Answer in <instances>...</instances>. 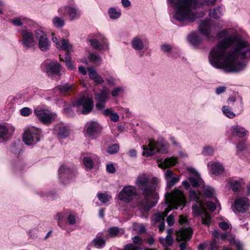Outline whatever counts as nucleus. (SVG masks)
Masks as SVG:
<instances>
[{
    "label": "nucleus",
    "instance_id": "obj_26",
    "mask_svg": "<svg viewBox=\"0 0 250 250\" xmlns=\"http://www.w3.org/2000/svg\"><path fill=\"white\" fill-rule=\"evenodd\" d=\"M90 42L91 45L94 47L95 49L101 50L104 49V46L106 47L107 45L106 43V40L103 39L101 42H100L99 41L96 39L90 40Z\"/></svg>",
    "mask_w": 250,
    "mask_h": 250
},
{
    "label": "nucleus",
    "instance_id": "obj_20",
    "mask_svg": "<svg viewBox=\"0 0 250 250\" xmlns=\"http://www.w3.org/2000/svg\"><path fill=\"white\" fill-rule=\"evenodd\" d=\"M99 128V125L96 122H88L85 125V132L88 136H92L98 131Z\"/></svg>",
    "mask_w": 250,
    "mask_h": 250
},
{
    "label": "nucleus",
    "instance_id": "obj_39",
    "mask_svg": "<svg viewBox=\"0 0 250 250\" xmlns=\"http://www.w3.org/2000/svg\"><path fill=\"white\" fill-rule=\"evenodd\" d=\"M222 110L224 114L230 118H233L234 117V113L232 111L231 109L228 106H224L222 108Z\"/></svg>",
    "mask_w": 250,
    "mask_h": 250
},
{
    "label": "nucleus",
    "instance_id": "obj_34",
    "mask_svg": "<svg viewBox=\"0 0 250 250\" xmlns=\"http://www.w3.org/2000/svg\"><path fill=\"white\" fill-rule=\"evenodd\" d=\"M247 133L248 131L245 128L238 125L235 126V136L243 138L247 135Z\"/></svg>",
    "mask_w": 250,
    "mask_h": 250
},
{
    "label": "nucleus",
    "instance_id": "obj_59",
    "mask_svg": "<svg viewBox=\"0 0 250 250\" xmlns=\"http://www.w3.org/2000/svg\"><path fill=\"white\" fill-rule=\"evenodd\" d=\"M219 227L223 230H227L229 229V225L226 222H222L219 224Z\"/></svg>",
    "mask_w": 250,
    "mask_h": 250
},
{
    "label": "nucleus",
    "instance_id": "obj_38",
    "mask_svg": "<svg viewBox=\"0 0 250 250\" xmlns=\"http://www.w3.org/2000/svg\"><path fill=\"white\" fill-rule=\"evenodd\" d=\"M83 164L86 168L92 169L93 167V161L91 158L89 157H85L83 158Z\"/></svg>",
    "mask_w": 250,
    "mask_h": 250
},
{
    "label": "nucleus",
    "instance_id": "obj_29",
    "mask_svg": "<svg viewBox=\"0 0 250 250\" xmlns=\"http://www.w3.org/2000/svg\"><path fill=\"white\" fill-rule=\"evenodd\" d=\"M62 45L59 42H57V47L66 51V55L69 54V52L71 49V46L69 44V42L67 40H62L61 42Z\"/></svg>",
    "mask_w": 250,
    "mask_h": 250
},
{
    "label": "nucleus",
    "instance_id": "obj_43",
    "mask_svg": "<svg viewBox=\"0 0 250 250\" xmlns=\"http://www.w3.org/2000/svg\"><path fill=\"white\" fill-rule=\"evenodd\" d=\"M98 196L99 199L104 203L107 202L111 198V197L106 193H99Z\"/></svg>",
    "mask_w": 250,
    "mask_h": 250
},
{
    "label": "nucleus",
    "instance_id": "obj_53",
    "mask_svg": "<svg viewBox=\"0 0 250 250\" xmlns=\"http://www.w3.org/2000/svg\"><path fill=\"white\" fill-rule=\"evenodd\" d=\"M88 72L89 78L93 80L95 78V77H96V76H97V75H98L97 72L94 70H93L92 68H88Z\"/></svg>",
    "mask_w": 250,
    "mask_h": 250
},
{
    "label": "nucleus",
    "instance_id": "obj_27",
    "mask_svg": "<svg viewBox=\"0 0 250 250\" xmlns=\"http://www.w3.org/2000/svg\"><path fill=\"white\" fill-rule=\"evenodd\" d=\"M223 14V8L217 7L209 10V15L214 19H219Z\"/></svg>",
    "mask_w": 250,
    "mask_h": 250
},
{
    "label": "nucleus",
    "instance_id": "obj_30",
    "mask_svg": "<svg viewBox=\"0 0 250 250\" xmlns=\"http://www.w3.org/2000/svg\"><path fill=\"white\" fill-rule=\"evenodd\" d=\"M105 240L100 236H97L91 242L95 247L97 248H103L105 245Z\"/></svg>",
    "mask_w": 250,
    "mask_h": 250
},
{
    "label": "nucleus",
    "instance_id": "obj_40",
    "mask_svg": "<svg viewBox=\"0 0 250 250\" xmlns=\"http://www.w3.org/2000/svg\"><path fill=\"white\" fill-rule=\"evenodd\" d=\"M53 23L54 26L57 27H62L64 24V21L58 17H56L53 19Z\"/></svg>",
    "mask_w": 250,
    "mask_h": 250
},
{
    "label": "nucleus",
    "instance_id": "obj_22",
    "mask_svg": "<svg viewBox=\"0 0 250 250\" xmlns=\"http://www.w3.org/2000/svg\"><path fill=\"white\" fill-rule=\"evenodd\" d=\"M14 131L13 127L7 125H0V138L4 139L9 135H11Z\"/></svg>",
    "mask_w": 250,
    "mask_h": 250
},
{
    "label": "nucleus",
    "instance_id": "obj_56",
    "mask_svg": "<svg viewBox=\"0 0 250 250\" xmlns=\"http://www.w3.org/2000/svg\"><path fill=\"white\" fill-rule=\"evenodd\" d=\"M206 205L208 209L211 211H213L216 209L215 205L212 202H207Z\"/></svg>",
    "mask_w": 250,
    "mask_h": 250
},
{
    "label": "nucleus",
    "instance_id": "obj_49",
    "mask_svg": "<svg viewBox=\"0 0 250 250\" xmlns=\"http://www.w3.org/2000/svg\"><path fill=\"white\" fill-rule=\"evenodd\" d=\"M66 57L65 58V62L66 63V67L72 70L74 69V66L73 65V64L71 61V59L70 57L68 56V55H66Z\"/></svg>",
    "mask_w": 250,
    "mask_h": 250
},
{
    "label": "nucleus",
    "instance_id": "obj_8",
    "mask_svg": "<svg viewBox=\"0 0 250 250\" xmlns=\"http://www.w3.org/2000/svg\"><path fill=\"white\" fill-rule=\"evenodd\" d=\"M176 240L183 241L180 245V250H185L188 246L187 241H189L192 235V230L190 228H182L176 232Z\"/></svg>",
    "mask_w": 250,
    "mask_h": 250
},
{
    "label": "nucleus",
    "instance_id": "obj_23",
    "mask_svg": "<svg viewBox=\"0 0 250 250\" xmlns=\"http://www.w3.org/2000/svg\"><path fill=\"white\" fill-rule=\"evenodd\" d=\"M224 171V168L222 165L218 162H214L211 164V173L218 175L223 173Z\"/></svg>",
    "mask_w": 250,
    "mask_h": 250
},
{
    "label": "nucleus",
    "instance_id": "obj_31",
    "mask_svg": "<svg viewBox=\"0 0 250 250\" xmlns=\"http://www.w3.org/2000/svg\"><path fill=\"white\" fill-rule=\"evenodd\" d=\"M245 183L243 179L235 181V192H240L242 194L245 193Z\"/></svg>",
    "mask_w": 250,
    "mask_h": 250
},
{
    "label": "nucleus",
    "instance_id": "obj_9",
    "mask_svg": "<svg viewBox=\"0 0 250 250\" xmlns=\"http://www.w3.org/2000/svg\"><path fill=\"white\" fill-rule=\"evenodd\" d=\"M137 195V189L132 186H125L120 192L118 198L125 203L131 202L134 196Z\"/></svg>",
    "mask_w": 250,
    "mask_h": 250
},
{
    "label": "nucleus",
    "instance_id": "obj_36",
    "mask_svg": "<svg viewBox=\"0 0 250 250\" xmlns=\"http://www.w3.org/2000/svg\"><path fill=\"white\" fill-rule=\"evenodd\" d=\"M188 40L194 45H197L201 42L200 38L195 33L191 34L188 36Z\"/></svg>",
    "mask_w": 250,
    "mask_h": 250
},
{
    "label": "nucleus",
    "instance_id": "obj_2",
    "mask_svg": "<svg viewBox=\"0 0 250 250\" xmlns=\"http://www.w3.org/2000/svg\"><path fill=\"white\" fill-rule=\"evenodd\" d=\"M158 183L157 178H150L145 174L139 175L136 180L135 184L144 197L139 205L144 211L149 210L158 202L159 195L156 191Z\"/></svg>",
    "mask_w": 250,
    "mask_h": 250
},
{
    "label": "nucleus",
    "instance_id": "obj_33",
    "mask_svg": "<svg viewBox=\"0 0 250 250\" xmlns=\"http://www.w3.org/2000/svg\"><path fill=\"white\" fill-rule=\"evenodd\" d=\"M132 44L133 47L137 50L142 49L144 47L142 40L138 37H136L133 40Z\"/></svg>",
    "mask_w": 250,
    "mask_h": 250
},
{
    "label": "nucleus",
    "instance_id": "obj_15",
    "mask_svg": "<svg viewBox=\"0 0 250 250\" xmlns=\"http://www.w3.org/2000/svg\"><path fill=\"white\" fill-rule=\"evenodd\" d=\"M108 90L105 88L101 93L95 94V98L98 102L96 104V107L98 109L102 110L105 107V102L108 98Z\"/></svg>",
    "mask_w": 250,
    "mask_h": 250
},
{
    "label": "nucleus",
    "instance_id": "obj_11",
    "mask_svg": "<svg viewBox=\"0 0 250 250\" xmlns=\"http://www.w3.org/2000/svg\"><path fill=\"white\" fill-rule=\"evenodd\" d=\"M35 35L38 40L39 48L42 51H46L49 49L50 42L46 35L41 30L35 31Z\"/></svg>",
    "mask_w": 250,
    "mask_h": 250
},
{
    "label": "nucleus",
    "instance_id": "obj_17",
    "mask_svg": "<svg viewBox=\"0 0 250 250\" xmlns=\"http://www.w3.org/2000/svg\"><path fill=\"white\" fill-rule=\"evenodd\" d=\"M59 12L63 16L68 15L70 20L78 18L80 15V12L75 8L68 6L60 8Z\"/></svg>",
    "mask_w": 250,
    "mask_h": 250
},
{
    "label": "nucleus",
    "instance_id": "obj_47",
    "mask_svg": "<svg viewBox=\"0 0 250 250\" xmlns=\"http://www.w3.org/2000/svg\"><path fill=\"white\" fill-rule=\"evenodd\" d=\"M108 232L111 236L115 237L119 233V229L117 227H112L109 229Z\"/></svg>",
    "mask_w": 250,
    "mask_h": 250
},
{
    "label": "nucleus",
    "instance_id": "obj_1",
    "mask_svg": "<svg viewBox=\"0 0 250 250\" xmlns=\"http://www.w3.org/2000/svg\"><path fill=\"white\" fill-rule=\"evenodd\" d=\"M218 38L225 39L220 41L211 50L209 61L212 65L222 69L227 72L234 71V37H228V31L224 30L217 35Z\"/></svg>",
    "mask_w": 250,
    "mask_h": 250
},
{
    "label": "nucleus",
    "instance_id": "obj_50",
    "mask_svg": "<svg viewBox=\"0 0 250 250\" xmlns=\"http://www.w3.org/2000/svg\"><path fill=\"white\" fill-rule=\"evenodd\" d=\"M213 149L209 146H206L204 148L203 154L205 155H210L213 154Z\"/></svg>",
    "mask_w": 250,
    "mask_h": 250
},
{
    "label": "nucleus",
    "instance_id": "obj_21",
    "mask_svg": "<svg viewBox=\"0 0 250 250\" xmlns=\"http://www.w3.org/2000/svg\"><path fill=\"white\" fill-rule=\"evenodd\" d=\"M177 163V159L175 157H170L165 159L163 162L159 164V167L165 168L176 165Z\"/></svg>",
    "mask_w": 250,
    "mask_h": 250
},
{
    "label": "nucleus",
    "instance_id": "obj_7",
    "mask_svg": "<svg viewBox=\"0 0 250 250\" xmlns=\"http://www.w3.org/2000/svg\"><path fill=\"white\" fill-rule=\"evenodd\" d=\"M42 136V130L41 129L34 126H30L27 128L24 131L22 139L26 145H34L40 141Z\"/></svg>",
    "mask_w": 250,
    "mask_h": 250
},
{
    "label": "nucleus",
    "instance_id": "obj_61",
    "mask_svg": "<svg viewBox=\"0 0 250 250\" xmlns=\"http://www.w3.org/2000/svg\"><path fill=\"white\" fill-rule=\"evenodd\" d=\"M139 246H135L132 244H128L125 247V250H139Z\"/></svg>",
    "mask_w": 250,
    "mask_h": 250
},
{
    "label": "nucleus",
    "instance_id": "obj_51",
    "mask_svg": "<svg viewBox=\"0 0 250 250\" xmlns=\"http://www.w3.org/2000/svg\"><path fill=\"white\" fill-rule=\"evenodd\" d=\"M32 112L31 110L28 107H24L21 110V113L23 116H28Z\"/></svg>",
    "mask_w": 250,
    "mask_h": 250
},
{
    "label": "nucleus",
    "instance_id": "obj_54",
    "mask_svg": "<svg viewBox=\"0 0 250 250\" xmlns=\"http://www.w3.org/2000/svg\"><path fill=\"white\" fill-rule=\"evenodd\" d=\"M67 222L70 225H74L76 223L75 216L72 214H70L67 217Z\"/></svg>",
    "mask_w": 250,
    "mask_h": 250
},
{
    "label": "nucleus",
    "instance_id": "obj_24",
    "mask_svg": "<svg viewBox=\"0 0 250 250\" xmlns=\"http://www.w3.org/2000/svg\"><path fill=\"white\" fill-rule=\"evenodd\" d=\"M60 65L59 63H52L47 65V72L50 74L58 75L60 73Z\"/></svg>",
    "mask_w": 250,
    "mask_h": 250
},
{
    "label": "nucleus",
    "instance_id": "obj_42",
    "mask_svg": "<svg viewBox=\"0 0 250 250\" xmlns=\"http://www.w3.org/2000/svg\"><path fill=\"white\" fill-rule=\"evenodd\" d=\"M109 15L111 19H116L119 18L121 15L120 12L117 11L114 8H111L108 11Z\"/></svg>",
    "mask_w": 250,
    "mask_h": 250
},
{
    "label": "nucleus",
    "instance_id": "obj_5",
    "mask_svg": "<svg viewBox=\"0 0 250 250\" xmlns=\"http://www.w3.org/2000/svg\"><path fill=\"white\" fill-rule=\"evenodd\" d=\"M166 203L168 204V208L162 213H158L155 215V222L165 221V218L168 212L172 208L177 209L178 207L185 206L186 198L183 193L178 189H175L171 193H166Z\"/></svg>",
    "mask_w": 250,
    "mask_h": 250
},
{
    "label": "nucleus",
    "instance_id": "obj_19",
    "mask_svg": "<svg viewBox=\"0 0 250 250\" xmlns=\"http://www.w3.org/2000/svg\"><path fill=\"white\" fill-rule=\"evenodd\" d=\"M173 172L172 170L168 169L165 172V176L167 182V186L170 188L176 184L179 181V178L178 177H173Z\"/></svg>",
    "mask_w": 250,
    "mask_h": 250
},
{
    "label": "nucleus",
    "instance_id": "obj_25",
    "mask_svg": "<svg viewBox=\"0 0 250 250\" xmlns=\"http://www.w3.org/2000/svg\"><path fill=\"white\" fill-rule=\"evenodd\" d=\"M238 154H240L241 152H243V154H247L250 155V148H248L246 146V141L242 140L240 141L237 145Z\"/></svg>",
    "mask_w": 250,
    "mask_h": 250
},
{
    "label": "nucleus",
    "instance_id": "obj_12",
    "mask_svg": "<svg viewBox=\"0 0 250 250\" xmlns=\"http://www.w3.org/2000/svg\"><path fill=\"white\" fill-rule=\"evenodd\" d=\"M20 33L22 35V43L24 46L29 48L34 46L36 42L32 32L26 28L21 30Z\"/></svg>",
    "mask_w": 250,
    "mask_h": 250
},
{
    "label": "nucleus",
    "instance_id": "obj_58",
    "mask_svg": "<svg viewBox=\"0 0 250 250\" xmlns=\"http://www.w3.org/2000/svg\"><path fill=\"white\" fill-rule=\"evenodd\" d=\"M167 221L169 226H172L174 223V218L173 215H169L167 219Z\"/></svg>",
    "mask_w": 250,
    "mask_h": 250
},
{
    "label": "nucleus",
    "instance_id": "obj_64",
    "mask_svg": "<svg viewBox=\"0 0 250 250\" xmlns=\"http://www.w3.org/2000/svg\"><path fill=\"white\" fill-rule=\"evenodd\" d=\"M235 250H243V245L239 241L235 240Z\"/></svg>",
    "mask_w": 250,
    "mask_h": 250
},
{
    "label": "nucleus",
    "instance_id": "obj_57",
    "mask_svg": "<svg viewBox=\"0 0 250 250\" xmlns=\"http://www.w3.org/2000/svg\"><path fill=\"white\" fill-rule=\"evenodd\" d=\"M133 242L135 245L140 246L142 244V240L140 237L135 236L133 238Z\"/></svg>",
    "mask_w": 250,
    "mask_h": 250
},
{
    "label": "nucleus",
    "instance_id": "obj_32",
    "mask_svg": "<svg viewBox=\"0 0 250 250\" xmlns=\"http://www.w3.org/2000/svg\"><path fill=\"white\" fill-rule=\"evenodd\" d=\"M55 130L58 132V135L61 138H64L68 135L69 132L64 126L60 125L56 126Z\"/></svg>",
    "mask_w": 250,
    "mask_h": 250
},
{
    "label": "nucleus",
    "instance_id": "obj_52",
    "mask_svg": "<svg viewBox=\"0 0 250 250\" xmlns=\"http://www.w3.org/2000/svg\"><path fill=\"white\" fill-rule=\"evenodd\" d=\"M189 181L193 187H198L199 186V180L197 178L190 177Z\"/></svg>",
    "mask_w": 250,
    "mask_h": 250
},
{
    "label": "nucleus",
    "instance_id": "obj_37",
    "mask_svg": "<svg viewBox=\"0 0 250 250\" xmlns=\"http://www.w3.org/2000/svg\"><path fill=\"white\" fill-rule=\"evenodd\" d=\"M28 20L26 18H16L11 21V22L15 26H21L27 23Z\"/></svg>",
    "mask_w": 250,
    "mask_h": 250
},
{
    "label": "nucleus",
    "instance_id": "obj_48",
    "mask_svg": "<svg viewBox=\"0 0 250 250\" xmlns=\"http://www.w3.org/2000/svg\"><path fill=\"white\" fill-rule=\"evenodd\" d=\"M72 170L67 167L64 165H62L60 168L59 172L60 174L62 175L63 174H69Z\"/></svg>",
    "mask_w": 250,
    "mask_h": 250
},
{
    "label": "nucleus",
    "instance_id": "obj_46",
    "mask_svg": "<svg viewBox=\"0 0 250 250\" xmlns=\"http://www.w3.org/2000/svg\"><path fill=\"white\" fill-rule=\"evenodd\" d=\"M89 60L90 62H100L101 58L98 54H90L89 57Z\"/></svg>",
    "mask_w": 250,
    "mask_h": 250
},
{
    "label": "nucleus",
    "instance_id": "obj_16",
    "mask_svg": "<svg viewBox=\"0 0 250 250\" xmlns=\"http://www.w3.org/2000/svg\"><path fill=\"white\" fill-rule=\"evenodd\" d=\"M249 199L245 197L235 198V210L240 213H245L249 209Z\"/></svg>",
    "mask_w": 250,
    "mask_h": 250
},
{
    "label": "nucleus",
    "instance_id": "obj_6",
    "mask_svg": "<svg viewBox=\"0 0 250 250\" xmlns=\"http://www.w3.org/2000/svg\"><path fill=\"white\" fill-rule=\"evenodd\" d=\"M200 195L201 193L198 190H195L191 189L189 190L190 199L196 202V203L192 207L194 213L197 216L201 215L203 224L209 226L211 222V217L201 200Z\"/></svg>",
    "mask_w": 250,
    "mask_h": 250
},
{
    "label": "nucleus",
    "instance_id": "obj_55",
    "mask_svg": "<svg viewBox=\"0 0 250 250\" xmlns=\"http://www.w3.org/2000/svg\"><path fill=\"white\" fill-rule=\"evenodd\" d=\"M123 89L121 87H118L114 88L113 90L111 92V94L113 96L116 97L118 96L119 94L122 92Z\"/></svg>",
    "mask_w": 250,
    "mask_h": 250
},
{
    "label": "nucleus",
    "instance_id": "obj_41",
    "mask_svg": "<svg viewBox=\"0 0 250 250\" xmlns=\"http://www.w3.org/2000/svg\"><path fill=\"white\" fill-rule=\"evenodd\" d=\"M119 148L120 147L118 144H114L107 148V151L108 153L113 154L117 153L119 150Z\"/></svg>",
    "mask_w": 250,
    "mask_h": 250
},
{
    "label": "nucleus",
    "instance_id": "obj_18",
    "mask_svg": "<svg viewBox=\"0 0 250 250\" xmlns=\"http://www.w3.org/2000/svg\"><path fill=\"white\" fill-rule=\"evenodd\" d=\"M211 25V21L209 19L201 21L199 27L200 33L207 38H208L210 34Z\"/></svg>",
    "mask_w": 250,
    "mask_h": 250
},
{
    "label": "nucleus",
    "instance_id": "obj_45",
    "mask_svg": "<svg viewBox=\"0 0 250 250\" xmlns=\"http://www.w3.org/2000/svg\"><path fill=\"white\" fill-rule=\"evenodd\" d=\"M204 194L207 197H213L214 194V190L210 187H206L204 189Z\"/></svg>",
    "mask_w": 250,
    "mask_h": 250
},
{
    "label": "nucleus",
    "instance_id": "obj_60",
    "mask_svg": "<svg viewBox=\"0 0 250 250\" xmlns=\"http://www.w3.org/2000/svg\"><path fill=\"white\" fill-rule=\"evenodd\" d=\"M106 170L110 173H113L115 171V168L112 164H108L106 166Z\"/></svg>",
    "mask_w": 250,
    "mask_h": 250
},
{
    "label": "nucleus",
    "instance_id": "obj_14",
    "mask_svg": "<svg viewBox=\"0 0 250 250\" xmlns=\"http://www.w3.org/2000/svg\"><path fill=\"white\" fill-rule=\"evenodd\" d=\"M161 146V144L160 143L156 142L153 140L150 141L147 146H143V155L148 157L160 151V146Z\"/></svg>",
    "mask_w": 250,
    "mask_h": 250
},
{
    "label": "nucleus",
    "instance_id": "obj_62",
    "mask_svg": "<svg viewBox=\"0 0 250 250\" xmlns=\"http://www.w3.org/2000/svg\"><path fill=\"white\" fill-rule=\"evenodd\" d=\"M110 120L114 122H117L119 120V117L118 115L115 113L114 112L110 116Z\"/></svg>",
    "mask_w": 250,
    "mask_h": 250
},
{
    "label": "nucleus",
    "instance_id": "obj_44",
    "mask_svg": "<svg viewBox=\"0 0 250 250\" xmlns=\"http://www.w3.org/2000/svg\"><path fill=\"white\" fill-rule=\"evenodd\" d=\"M214 236L219 238L222 240L229 239V236L228 233H219L218 231H214L213 232Z\"/></svg>",
    "mask_w": 250,
    "mask_h": 250
},
{
    "label": "nucleus",
    "instance_id": "obj_28",
    "mask_svg": "<svg viewBox=\"0 0 250 250\" xmlns=\"http://www.w3.org/2000/svg\"><path fill=\"white\" fill-rule=\"evenodd\" d=\"M58 89L62 94L65 95L71 91H74L75 90L76 88L74 84L66 83L63 85L60 86L58 87Z\"/></svg>",
    "mask_w": 250,
    "mask_h": 250
},
{
    "label": "nucleus",
    "instance_id": "obj_35",
    "mask_svg": "<svg viewBox=\"0 0 250 250\" xmlns=\"http://www.w3.org/2000/svg\"><path fill=\"white\" fill-rule=\"evenodd\" d=\"M159 240L160 243L165 247L171 246L173 242V239L172 236L169 235H167L166 238H160Z\"/></svg>",
    "mask_w": 250,
    "mask_h": 250
},
{
    "label": "nucleus",
    "instance_id": "obj_63",
    "mask_svg": "<svg viewBox=\"0 0 250 250\" xmlns=\"http://www.w3.org/2000/svg\"><path fill=\"white\" fill-rule=\"evenodd\" d=\"M161 49L165 52H169L171 50V47L169 45L164 44L161 46Z\"/></svg>",
    "mask_w": 250,
    "mask_h": 250
},
{
    "label": "nucleus",
    "instance_id": "obj_10",
    "mask_svg": "<svg viewBox=\"0 0 250 250\" xmlns=\"http://www.w3.org/2000/svg\"><path fill=\"white\" fill-rule=\"evenodd\" d=\"M74 105L79 109L82 107L81 113L83 114H87L93 109V102L91 98L83 96L75 102Z\"/></svg>",
    "mask_w": 250,
    "mask_h": 250
},
{
    "label": "nucleus",
    "instance_id": "obj_3",
    "mask_svg": "<svg viewBox=\"0 0 250 250\" xmlns=\"http://www.w3.org/2000/svg\"><path fill=\"white\" fill-rule=\"evenodd\" d=\"M250 58V38L245 32L235 31V72L243 70Z\"/></svg>",
    "mask_w": 250,
    "mask_h": 250
},
{
    "label": "nucleus",
    "instance_id": "obj_4",
    "mask_svg": "<svg viewBox=\"0 0 250 250\" xmlns=\"http://www.w3.org/2000/svg\"><path fill=\"white\" fill-rule=\"evenodd\" d=\"M167 1L177 8L174 17L180 21H195L197 16L192 10L204 4L199 0H167Z\"/></svg>",
    "mask_w": 250,
    "mask_h": 250
},
{
    "label": "nucleus",
    "instance_id": "obj_13",
    "mask_svg": "<svg viewBox=\"0 0 250 250\" xmlns=\"http://www.w3.org/2000/svg\"><path fill=\"white\" fill-rule=\"evenodd\" d=\"M34 113L39 120L42 123L48 125L50 124L53 118L52 113L45 109H35Z\"/></svg>",
    "mask_w": 250,
    "mask_h": 250
}]
</instances>
